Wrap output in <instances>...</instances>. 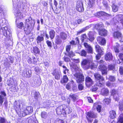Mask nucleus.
Returning a JSON list of instances; mask_svg holds the SVG:
<instances>
[{
  "label": "nucleus",
  "mask_w": 123,
  "mask_h": 123,
  "mask_svg": "<svg viewBox=\"0 0 123 123\" xmlns=\"http://www.w3.org/2000/svg\"><path fill=\"white\" fill-rule=\"evenodd\" d=\"M95 28L98 30V33L100 35V25L99 24H97L95 26Z\"/></svg>",
  "instance_id": "37998d69"
},
{
  "label": "nucleus",
  "mask_w": 123,
  "mask_h": 123,
  "mask_svg": "<svg viewBox=\"0 0 123 123\" xmlns=\"http://www.w3.org/2000/svg\"><path fill=\"white\" fill-rule=\"evenodd\" d=\"M87 99L89 103H93V100L91 97H87Z\"/></svg>",
  "instance_id": "338daca9"
},
{
  "label": "nucleus",
  "mask_w": 123,
  "mask_h": 123,
  "mask_svg": "<svg viewBox=\"0 0 123 123\" xmlns=\"http://www.w3.org/2000/svg\"><path fill=\"white\" fill-rule=\"evenodd\" d=\"M107 31L105 29H100V36H105L107 35Z\"/></svg>",
  "instance_id": "c756f323"
},
{
  "label": "nucleus",
  "mask_w": 123,
  "mask_h": 123,
  "mask_svg": "<svg viewBox=\"0 0 123 123\" xmlns=\"http://www.w3.org/2000/svg\"><path fill=\"white\" fill-rule=\"evenodd\" d=\"M25 21L24 27V26L23 23L21 22L17 24V27L20 29H22L23 27L24 30L25 32H31L30 30L32 28V26L33 24L32 20L28 19H25Z\"/></svg>",
  "instance_id": "f257e3e1"
},
{
  "label": "nucleus",
  "mask_w": 123,
  "mask_h": 123,
  "mask_svg": "<svg viewBox=\"0 0 123 123\" xmlns=\"http://www.w3.org/2000/svg\"><path fill=\"white\" fill-rule=\"evenodd\" d=\"M103 3L105 7L106 8H108V5L106 1L103 0Z\"/></svg>",
  "instance_id": "052dcab7"
},
{
  "label": "nucleus",
  "mask_w": 123,
  "mask_h": 123,
  "mask_svg": "<svg viewBox=\"0 0 123 123\" xmlns=\"http://www.w3.org/2000/svg\"><path fill=\"white\" fill-rule=\"evenodd\" d=\"M81 65L82 68L85 70L87 69L90 68V62L86 59H84L82 60Z\"/></svg>",
  "instance_id": "0eeeda50"
},
{
  "label": "nucleus",
  "mask_w": 123,
  "mask_h": 123,
  "mask_svg": "<svg viewBox=\"0 0 123 123\" xmlns=\"http://www.w3.org/2000/svg\"><path fill=\"white\" fill-rule=\"evenodd\" d=\"M68 81V78L66 75L63 76V77L60 80L61 83H66Z\"/></svg>",
  "instance_id": "a878e982"
},
{
  "label": "nucleus",
  "mask_w": 123,
  "mask_h": 123,
  "mask_svg": "<svg viewBox=\"0 0 123 123\" xmlns=\"http://www.w3.org/2000/svg\"><path fill=\"white\" fill-rule=\"evenodd\" d=\"M56 111L57 114L58 115L69 114L72 111L70 107L64 104L59 106L56 109Z\"/></svg>",
  "instance_id": "f03ea898"
},
{
  "label": "nucleus",
  "mask_w": 123,
  "mask_h": 123,
  "mask_svg": "<svg viewBox=\"0 0 123 123\" xmlns=\"http://www.w3.org/2000/svg\"><path fill=\"white\" fill-rule=\"evenodd\" d=\"M117 19L120 22L123 20V15L119 14L117 15L116 16Z\"/></svg>",
  "instance_id": "a19ab883"
},
{
  "label": "nucleus",
  "mask_w": 123,
  "mask_h": 123,
  "mask_svg": "<svg viewBox=\"0 0 123 123\" xmlns=\"http://www.w3.org/2000/svg\"><path fill=\"white\" fill-rule=\"evenodd\" d=\"M113 36L114 37L120 40L122 38V34L119 32L117 31L114 32L113 34Z\"/></svg>",
  "instance_id": "2eb2a0df"
},
{
  "label": "nucleus",
  "mask_w": 123,
  "mask_h": 123,
  "mask_svg": "<svg viewBox=\"0 0 123 123\" xmlns=\"http://www.w3.org/2000/svg\"><path fill=\"white\" fill-rule=\"evenodd\" d=\"M80 55L84 57H86L87 56V52L84 49H83L81 50L80 53Z\"/></svg>",
  "instance_id": "c9c22d12"
},
{
  "label": "nucleus",
  "mask_w": 123,
  "mask_h": 123,
  "mask_svg": "<svg viewBox=\"0 0 123 123\" xmlns=\"http://www.w3.org/2000/svg\"><path fill=\"white\" fill-rule=\"evenodd\" d=\"M93 107L96 108L97 111L98 112H100V105H99V102H96L94 103Z\"/></svg>",
  "instance_id": "393cba45"
},
{
  "label": "nucleus",
  "mask_w": 123,
  "mask_h": 123,
  "mask_svg": "<svg viewBox=\"0 0 123 123\" xmlns=\"http://www.w3.org/2000/svg\"><path fill=\"white\" fill-rule=\"evenodd\" d=\"M109 80L112 82H114L116 80V78L114 76H110L109 77Z\"/></svg>",
  "instance_id": "864d4df0"
},
{
  "label": "nucleus",
  "mask_w": 123,
  "mask_h": 123,
  "mask_svg": "<svg viewBox=\"0 0 123 123\" xmlns=\"http://www.w3.org/2000/svg\"><path fill=\"white\" fill-rule=\"evenodd\" d=\"M60 37L64 40L66 39L67 37V34L64 32H62L60 33Z\"/></svg>",
  "instance_id": "72a5a7b5"
},
{
  "label": "nucleus",
  "mask_w": 123,
  "mask_h": 123,
  "mask_svg": "<svg viewBox=\"0 0 123 123\" xmlns=\"http://www.w3.org/2000/svg\"><path fill=\"white\" fill-rule=\"evenodd\" d=\"M44 35L43 36L38 35L37 37L36 40L37 44L40 43L41 42L43 41L44 40Z\"/></svg>",
  "instance_id": "aec40b11"
},
{
  "label": "nucleus",
  "mask_w": 123,
  "mask_h": 123,
  "mask_svg": "<svg viewBox=\"0 0 123 123\" xmlns=\"http://www.w3.org/2000/svg\"><path fill=\"white\" fill-rule=\"evenodd\" d=\"M83 84H80L78 85V89L80 90H83L84 88Z\"/></svg>",
  "instance_id": "603ef678"
},
{
  "label": "nucleus",
  "mask_w": 123,
  "mask_h": 123,
  "mask_svg": "<svg viewBox=\"0 0 123 123\" xmlns=\"http://www.w3.org/2000/svg\"><path fill=\"white\" fill-rule=\"evenodd\" d=\"M59 73H61V72L60 71H59L58 70H57L56 69H54L52 73V74L53 75V76Z\"/></svg>",
  "instance_id": "c03bdc74"
},
{
  "label": "nucleus",
  "mask_w": 123,
  "mask_h": 123,
  "mask_svg": "<svg viewBox=\"0 0 123 123\" xmlns=\"http://www.w3.org/2000/svg\"><path fill=\"white\" fill-rule=\"evenodd\" d=\"M114 49L115 52L117 53L119 52V51L118 49V46H117L114 47Z\"/></svg>",
  "instance_id": "0e129e2a"
},
{
  "label": "nucleus",
  "mask_w": 123,
  "mask_h": 123,
  "mask_svg": "<svg viewBox=\"0 0 123 123\" xmlns=\"http://www.w3.org/2000/svg\"><path fill=\"white\" fill-rule=\"evenodd\" d=\"M96 0H89L88 3V7L89 8H92L94 6Z\"/></svg>",
  "instance_id": "4be33fe9"
},
{
  "label": "nucleus",
  "mask_w": 123,
  "mask_h": 123,
  "mask_svg": "<svg viewBox=\"0 0 123 123\" xmlns=\"http://www.w3.org/2000/svg\"><path fill=\"white\" fill-rule=\"evenodd\" d=\"M76 41L75 42L74 40H72L69 42L70 44L73 45H78L80 43V41L79 38L78 37L75 38V39Z\"/></svg>",
  "instance_id": "6ab92c4d"
},
{
  "label": "nucleus",
  "mask_w": 123,
  "mask_h": 123,
  "mask_svg": "<svg viewBox=\"0 0 123 123\" xmlns=\"http://www.w3.org/2000/svg\"><path fill=\"white\" fill-rule=\"evenodd\" d=\"M27 62L29 64L33 63L36 64L37 63V60L34 56L32 57V58L30 57H29L27 60Z\"/></svg>",
  "instance_id": "dca6fc26"
},
{
  "label": "nucleus",
  "mask_w": 123,
  "mask_h": 123,
  "mask_svg": "<svg viewBox=\"0 0 123 123\" xmlns=\"http://www.w3.org/2000/svg\"><path fill=\"white\" fill-rule=\"evenodd\" d=\"M112 7L113 11V12H116L117 11L118 7L114 4L112 5Z\"/></svg>",
  "instance_id": "ea45409f"
},
{
  "label": "nucleus",
  "mask_w": 123,
  "mask_h": 123,
  "mask_svg": "<svg viewBox=\"0 0 123 123\" xmlns=\"http://www.w3.org/2000/svg\"><path fill=\"white\" fill-rule=\"evenodd\" d=\"M76 10L80 12H82L84 11L83 2L81 1H79L77 2L76 7Z\"/></svg>",
  "instance_id": "9d476101"
},
{
  "label": "nucleus",
  "mask_w": 123,
  "mask_h": 123,
  "mask_svg": "<svg viewBox=\"0 0 123 123\" xmlns=\"http://www.w3.org/2000/svg\"><path fill=\"white\" fill-rule=\"evenodd\" d=\"M33 108L31 106H26L25 108L23 110L22 113L21 117L25 116L31 114L33 112Z\"/></svg>",
  "instance_id": "7ed1b4c3"
},
{
  "label": "nucleus",
  "mask_w": 123,
  "mask_h": 123,
  "mask_svg": "<svg viewBox=\"0 0 123 123\" xmlns=\"http://www.w3.org/2000/svg\"><path fill=\"white\" fill-rule=\"evenodd\" d=\"M109 92L108 90L107 89L104 88L101 90V94L103 95L107 96Z\"/></svg>",
  "instance_id": "cd10ccee"
},
{
  "label": "nucleus",
  "mask_w": 123,
  "mask_h": 123,
  "mask_svg": "<svg viewBox=\"0 0 123 123\" xmlns=\"http://www.w3.org/2000/svg\"><path fill=\"white\" fill-rule=\"evenodd\" d=\"M68 53V55L69 57L71 58L73 57L75 55V53L72 51H69L67 52Z\"/></svg>",
  "instance_id": "58836bf2"
},
{
  "label": "nucleus",
  "mask_w": 123,
  "mask_h": 123,
  "mask_svg": "<svg viewBox=\"0 0 123 123\" xmlns=\"http://www.w3.org/2000/svg\"><path fill=\"white\" fill-rule=\"evenodd\" d=\"M71 45H67L66 47V50L67 52H68L69 51H70L71 49Z\"/></svg>",
  "instance_id": "6e6d98bb"
},
{
  "label": "nucleus",
  "mask_w": 123,
  "mask_h": 123,
  "mask_svg": "<svg viewBox=\"0 0 123 123\" xmlns=\"http://www.w3.org/2000/svg\"><path fill=\"white\" fill-rule=\"evenodd\" d=\"M113 56L112 54L110 52H108L105 55V59L106 61H110L112 60Z\"/></svg>",
  "instance_id": "f3484780"
},
{
  "label": "nucleus",
  "mask_w": 123,
  "mask_h": 123,
  "mask_svg": "<svg viewBox=\"0 0 123 123\" xmlns=\"http://www.w3.org/2000/svg\"><path fill=\"white\" fill-rule=\"evenodd\" d=\"M7 84L9 86H14L15 85V82L13 80L10 79L7 80Z\"/></svg>",
  "instance_id": "5701e85b"
},
{
  "label": "nucleus",
  "mask_w": 123,
  "mask_h": 123,
  "mask_svg": "<svg viewBox=\"0 0 123 123\" xmlns=\"http://www.w3.org/2000/svg\"><path fill=\"white\" fill-rule=\"evenodd\" d=\"M3 65L4 66L6 67H9L10 65L8 60L7 59H6V60H4V62Z\"/></svg>",
  "instance_id": "e433bc0d"
},
{
  "label": "nucleus",
  "mask_w": 123,
  "mask_h": 123,
  "mask_svg": "<svg viewBox=\"0 0 123 123\" xmlns=\"http://www.w3.org/2000/svg\"><path fill=\"white\" fill-rule=\"evenodd\" d=\"M85 81L86 85L88 87H90L94 83L92 80L88 76H87L86 77Z\"/></svg>",
  "instance_id": "1a4fd4ad"
},
{
  "label": "nucleus",
  "mask_w": 123,
  "mask_h": 123,
  "mask_svg": "<svg viewBox=\"0 0 123 123\" xmlns=\"http://www.w3.org/2000/svg\"><path fill=\"white\" fill-rule=\"evenodd\" d=\"M60 73H59L55 75H54V76L55 78V79L57 80L60 79Z\"/></svg>",
  "instance_id": "5fc2aeb1"
},
{
  "label": "nucleus",
  "mask_w": 123,
  "mask_h": 123,
  "mask_svg": "<svg viewBox=\"0 0 123 123\" xmlns=\"http://www.w3.org/2000/svg\"><path fill=\"white\" fill-rule=\"evenodd\" d=\"M95 79L97 81L99 80V82L100 81V75L99 74L95 73L94 75Z\"/></svg>",
  "instance_id": "79ce46f5"
},
{
  "label": "nucleus",
  "mask_w": 123,
  "mask_h": 123,
  "mask_svg": "<svg viewBox=\"0 0 123 123\" xmlns=\"http://www.w3.org/2000/svg\"><path fill=\"white\" fill-rule=\"evenodd\" d=\"M89 37V40L90 41L92 42L94 39V38L93 36V35L92 33L91 32H90L88 34Z\"/></svg>",
  "instance_id": "f704fd0d"
},
{
  "label": "nucleus",
  "mask_w": 123,
  "mask_h": 123,
  "mask_svg": "<svg viewBox=\"0 0 123 123\" xmlns=\"http://www.w3.org/2000/svg\"><path fill=\"white\" fill-rule=\"evenodd\" d=\"M32 53L34 54L35 55L40 53V50L39 49L37 46L33 47L32 49L31 50Z\"/></svg>",
  "instance_id": "4468645a"
},
{
  "label": "nucleus",
  "mask_w": 123,
  "mask_h": 123,
  "mask_svg": "<svg viewBox=\"0 0 123 123\" xmlns=\"http://www.w3.org/2000/svg\"><path fill=\"white\" fill-rule=\"evenodd\" d=\"M87 48V52L88 53L91 54H92L93 53L92 49L91 46H90Z\"/></svg>",
  "instance_id": "3c124183"
},
{
  "label": "nucleus",
  "mask_w": 123,
  "mask_h": 123,
  "mask_svg": "<svg viewBox=\"0 0 123 123\" xmlns=\"http://www.w3.org/2000/svg\"><path fill=\"white\" fill-rule=\"evenodd\" d=\"M96 50V51L98 52H100V47L99 45H96L95 46Z\"/></svg>",
  "instance_id": "774afa93"
},
{
  "label": "nucleus",
  "mask_w": 123,
  "mask_h": 123,
  "mask_svg": "<svg viewBox=\"0 0 123 123\" xmlns=\"http://www.w3.org/2000/svg\"><path fill=\"white\" fill-rule=\"evenodd\" d=\"M89 26H86L85 28H84L80 30V31L81 33H82L84 32L86 30H87L89 28Z\"/></svg>",
  "instance_id": "bf43d9fd"
},
{
  "label": "nucleus",
  "mask_w": 123,
  "mask_h": 123,
  "mask_svg": "<svg viewBox=\"0 0 123 123\" xmlns=\"http://www.w3.org/2000/svg\"><path fill=\"white\" fill-rule=\"evenodd\" d=\"M69 97L71 98L73 101L74 102L77 99V96L74 94H71L69 95Z\"/></svg>",
  "instance_id": "473e14b6"
},
{
  "label": "nucleus",
  "mask_w": 123,
  "mask_h": 123,
  "mask_svg": "<svg viewBox=\"0 0 123 123\" xmlns=\"http://www.w3.org/2000/svg\"><path fill=\"white\" fill-rule=\"evenodd\" d=\"M70 67L74 69L75 71H78L80 70L79 66H78L75 64H72L70 65Z\"/></svg>",
  "instance_id": "b1692460"
},
{
  "label": "nucleus",
  "mask_w": 123,
  "mask_h": 123,
  "mask_svg": "<svg viewBox=\"0 0 123 123\" xmlns=\"http://www.w3.org/2000/svg\"><path fill=\"white\" fill-rule=\"evenodd\" d=\"M100 39H101V41H100V44L102 45H105L106 42L105 39L104 37H100Z\"/></svg>",
  "instance_id": "a18cd8bd"
},
{
  "label": "nucleus",
  "mask_w": 123,
  "mask_h": 123,
  "mask_svg": "<svg viewBox=\"0 0 123 123\" xmlns=\"http://www.w3.org/2000/svg\"><path fill=\"white\" fill-rule=\"evenodd\" d=\"M108 68L109 70L113 71H116L115 65L114 64H111L108 65Z\"/></svg>",
  "instance_id": "c85d7f7f"
},
{
  "label": "nucleus",
  "mask_w": 123,
  "mask_h": 123,
  "mask_svg": "<svg viewBox=\"0 0 123 123\" xmlns=\"http://www.w3.org/2000/svg\"><path fill=\"white\" fill-rule=\"evenodd\" d=\"M8 28L7 26L4 27V30L3 33V35L6 37V38H10L11 34L10 31L8 30Z\"/></svg>",
  "instance_id": "f8f14e48"
},
{
  "label": "nucleus",
  "mask_w": 123,
  "mask_h": 123,
  "mask_svg": "<svg viewBox=\"0 0 123 123\" xmlns=\"http://www.w3.org/2000/svg\"><path fill=\"white\" fill-rule=\"evenodd\" d=\"M55 32L54 30L51 29L49 32V36L47 33L45 34V36L46 38L49 39L50 38L51 40H52L55 37Z\"/></svg>",
  "instance_id": "9b49d317"
},
{
  "label": "nucleus",
  "mask_w": 123,
  "mask_h": 123,
  "mask_svg": "<svg viewBox=\"0 0 123 123\" xmlns=\"http://www.w3.org/2000/svg\"><path fill=\"white\" fill-rule=\"evenodd\" d=\"M40 95V94L39 92H35L34 94V97L35 98L37 99Z\"/></svg>",
  "instance_id": "09e8293b"
},
{
  "label": "nucleus",
  "mask_w": 123,
  "mask_h": 123,
  "mask_svg": "<svg viewBox=\"0 0 123 123\" xmlns=\"http://www.w3.org/2000/svg\"><path fill=\"white\" fill-rule=\"evenodd\" d=\"M0 106L2 105L4 101V97L6 96V94L4 91L0 92Z\"/></svg>",
  "instance_id": "ddd939ff"
},
{
  "label": "nucleus",
  "mask_w": 123,
  "mask_h": 123,
  "mask_svg": "<svg viewBox=\"0 0 123 123\" xmlns=\"http://www.w3.org/2000/svg\"><path fill=\"white\" fill-rule=\"evenodd\" d=\"M63 120L59 118L56 119L55 121V123H64Z\"/></svg>",
  "instance_id": "de8ad7c7"
},
{
  "label": "nucleus",
  "mask_w": 123,
  "mask_h": 123,
  "mask_svg": "<svg viewBox=\"0 0 123 123\" xmlns=\"http://www.w3.org/2000/svg\"><path fill=\"white\" fill-rule=\"evenodd\" d=\"M62 42V41L60 35H56L55 38V43L57 45H59L61 44Z\"/></svg>",
  "instance_id": "a211bd4d"
},
{
  "label": "nucleus",
  "mask_w": 123,
  "mask_h": 123,
  "mask_svg": "<svg viewBox=\"0 0 123 123\" xmlns=\"http://www.w3.org/2000/svg\"><path fill=\"white\" fill-rule=\"evenodd\" d=\"M111 15L108 14L104 12L100 11V17H103L105 18L106 17H109L111 16Z\"/></svg>",
  "instance_id": "7c9ffc66"
},
{
  "label": "nucleus",
  "mask_w": 123,
  "mask_h": 123,
  "mask_svg": "<svg viewBox=\"0 0 123 123\" xmlns=\"http://www.w3.org/2000/svg\"><path fill=\"white\" fill-rule=\"evenodd\" d=\"M105 62L103 60H100V70L102 74H106L107 73V69L106 66Z\"/></svg>",
  "instance_id": "6e6552de"
},
{
  "label": "nucleus",
  "mask_w": 123,
  "mask_h": 123,
  "mask_svg": "<svg viewBox=\"0 0 123 123\" xmlns=\"http://www.w3.org/2000/svg\"><path fill=\"white\" fill-rule=\"evenodd\" d=\"M104 103L107 104H108L110 102V99L108 98H105L103 100Z\"/></svg>",
  "instance_id": "13d9d810"
},
{
  "label": "nucleus",
  "mask_w": 123,
  "mask_h": 123,
  "mask_svg": "<svg viewBox=\"0 0 123 123\" xmlns=\"http://www.w3.org/2000/svg\"><path fill=\"white\" fill-rule=\"evenodd\" d=\"M20 106V104L17 101H15L14 103L13 106V109L15 110L18 116L20 117L22 116L21 112L22 111H21Z\"/></svg>",
  "instance_id": "39448f33"
},
{
  "label": "nucleus",
  "mask_w": 123,
  "mask_h": 123,
  "mask_svg": "<svg viewBox=\"0 0 123 123\" xmlns=\"http://www.w3.org/2000/svg\"><path fill=\"white\" fill-rule=\"evenodd\" d=\"M46 43L48 46V47L50 49L52 47V45L51 42L50 41L48 40L46 41Z\"/></svg>",
  "instance_id": "8fccbe9b"
},
{
  "label": "nucleus",
  "mask_w": 123,
  "mask_h": 123,
  "mask_svg": "<svg viewBox=\"0 0 123 123\" xmlns=\"http://www.w3.org/2000/svg\"><path fill=\"white\" fill-rule=\"evenodd\" d=\"M0 123H8V122L4 117L0 116Z\"/></svg>",
  "instance_id": "4c0bfd02"
},
{
  "label": "nucleus",
  "mask_w": 123,
  "mask_h": 123,
  "mask_svg": "<svg viewBox=\"0 0 123 123\" xmlns=\"http://www.w3.org/2000/svg\"><path fill=\"white\" fill-rule=\"evenodd\" d=\"M64 60L66 62H69L71 61L70 59L68 57L64 56L63 57Z\"/></svg>",
  "instance_id": "4d7b16f0"
},
{
  "label": "nucleus",
  "mask_w": 123,
  "mask_h": 123,
  "mask_svg": "<svg viewBox=\"0 0 123 123\" xmlns=\"http://www.w3.org/2000/svg\"><path fill=\"white\" fill-rule=\"evenodd\" d=\"M109 113L110 115L109 117L111 119H113L116 117V114L115 111L112 110L110 111Z\"/></svg>",
  "instance_id": "412c9836"
},
{
  "label": "nucleus",
  "mask_w": 123,
  "mask_h": 123,
  "mask_svg": "<svg viewBox=\"0 0 123 123\" xmlns=\"http://www.w3.org/2000/svg\"><path fill=\"white\" fill-rule=\"evenodd\" d=\"M86 117L88 123H92L93 121L92 118H94L96 117V116L93 112L90 111L86 113Z\"/></svg>",
  "instance_id": "20e7f679"
},
{
  "label": "nucleus",
  "mask_w": 123,
  "mask_h": 123,
  "mask_svg": "<svg viewBox=\"0 0 123 123\" xmlns=\"http://www.w3.org/2000/svg\"><path fill=\"white\" fill-rule=\"evenodd\" d=\"M118 121L121 123H123V113L120 114L119 117Z\"/></svg>",
  "instance_id": "49530a36"
},
{
  "label": "nucleus",
  "mask_w": 123,
  "mask_h": 123,
  "mask_svg": "<svg viewBox=\"0 0 123 123\" xmlns=\"http://www.w3.org/2000/svg\"><path fill=\"white\" fill-rule=\"evenodd\" d=\"M76 78V82L79 84H80L84 81V77L83 74L76 73L74 75Z\"/></svg>",
  "instance_id": "423d86ee"
},
{
  "label": "nucleus",
  "mask_w": 123,
  "mask_h": 123,
  "mask_svg": "<svg viewBox=\"0 0 123 123\" xmlns=\"http://www.w3.org/2000/svg\"><path fill=\"white\" fill-rule=\"evenodd\" d=\"M96 67L97 66L93 63H92L90 65V67L91 69H93Z\"/></svg>",
  "instance_id": "e2e57ef3"
},
{
  "label": "nucleus",
  "mask_w": 123,
  "mask_h": 123,
  "mask_svg": "<svg viewBox=\"0 0 123 123\" xmlns=\"http://www.w3.org/2000/svg\"><path fill=\"white\" fill-rule=\"evenodd\" d=\"M48 115L47 112L45 111H42L41 113V116L42 118L45 119Z\"/></svg>",
  "instance_id": "2f4dec72"
},
{
  "label": "nucleus",
  "mask_w": 123,
  "mask_h": 123,
  "mask_svg": "<svg viewBox=\"0 0 123 123\" xmlns=\"http://www.w3.org/2000/svg\"><path fill=\"white\" fill-rule=\"evenodd\" d=\"M119 73L121 75L123 74V67L121 66L120 67L119 69Z\"/></svg>",
  "instance_id": "680f3d73"
},
{
  "label": "nucleus",
  "mask_w": 123,
  "mask_h": 123,
  "mask_svg": "<svg viewBox=\"0 0 123 123\" xmlns=\"http://www.w3.org/2000/svg\"><path fill=\"white\" fill-rule=\"evenodd\" d=\"M72 90L73 91L75 92L77 90V88L76 85H74L72 87Z\"/></svg>",
  "instance_id": "69168bd1"
},
{
  "label": "nucleus",
  "mask_w": 123,
  "mask_h": 123,
  "mask_svg": "<svg viewBox=\"0 0 123 123\" xmlns=\"http://www.w3.org/2000/svg\"><path fill=\"white\" fill-rule=\"evenodd\" d=\"M28 123H38V121L33 117H31L28 119Z\"/></svg>",
  "instance_id": "bb28decb"
}]
</instances>
